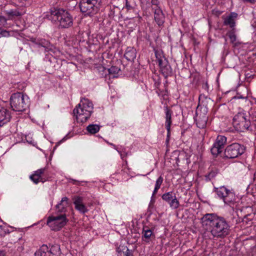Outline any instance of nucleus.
<instances>
[{"instance_id":"40","label":"nucleus","mask_w":256,"mask_h":256,"mask_svg":"<svg viewBox=\"0 0 256 256\" xmlns=\"http://www.w3.org/2000/svg\"><path fill=\"white\" fill-rule=\"evenodd\" d=\"M6 21L5 18L4 17L0 16V24H2L5 22Z\"/></svg>"},{"instance_id":"4","label":"nucleus","mask_w":256,"mask_h":256,"mask_svg":"<svg viewBox=\"0 0 256 256\" xmlns=\"http://www.w3.org/2000/svg\"><path fill=\"white\" fill-rule=\"evenodd\" d=\"M250 118L246 113L238 112L233 118L232 124L235 129L239 132L248 130L250 126Z\"/></svg>"},{"instance_id":"33","label":"nucleus","mask_w":256,"mask_h":256,"mask_svg":"<svg viewBox=\"0 0 256 256\" xmlns=\"http://www.w3.org/2000/svg\"><path fill=\"white\" fill-rule=\"evenodd\" d=\"M234 196V194L230 191L228 194V196L224 197V198L223 199V200L226 204H230L232 202Z\"/></svg>"},{"instance_id":"20","label":"nucleus","mask_w":256,"mask_h":256,"mask_svg":"<svg viewBox=\"0 0 256 256\" xmlns=\"http://www.w3.org/2000/svg\"><path fill=\"white\" fill-rule=\"evenodd\" d=\"M154 20L159 26L163 25L164 22V16L160 8H156L154 11Z\"/></svg>"},{"instance_id":"43","label":"nucleus","mask_w":256,"mask_h":256,"mask_svg":"<svg viewBox=\"0 0 256 256\" xmlns=\"http://www.w3.org/2000/svg\"><path fill=\"white\" fill-rule=\"evenodd\" d=\"M246 98V96H235L234 97V98H242V99H244Z\"/></svg>"},{"instance_id":"14","label":"nucleus","mask_w":256,"mask_h":256,"mask_svg":"<svg viewBox=\"0 0 256 256\" xmlns=\"http://www.w3.org/2000/svg\"><path fill=\"white\" fill-rule=\"evenodd\" d=\"M68 198L65 196L62 198L61 201L56 206V210L57 213L66 214V208L69 206Z\"/></svg>"},{"instance_id":"5","label":"nucleus","mask_w":256,"mask_h":256,"mask_svg":"<svg viewBox=\"0 0 256 256\" xmlns=\"http://www.w3.org/2000/svg\"><path fill=\"white\" fill-rule=\"evenodd\" d=\"M10 104L12 108L15 111L22 112L28 106L24 100V96L22 92L12 94L10 98Z\"/></svg>"},{"instance_id":"38","label":"nucleus","mask_w":256,"mask_h":256,"mask_svg":"<svg viewBox=\"0 0 256 256\" xmlns=\"http://www.w3.org/2000/svg\"><path fill=\"white\" fill-rule=\"evenodd\" d=\"M170 128L169 129H166V130L168 131V134H167V138H166V142L167 143L168 142L169 140H170Z\"/></svg>"},{"instance_id":"23","label":"nucleus","mask_w":256,"mask_h":256,"mask_svg":"<svg viewBox=\"0 0 256 256\" xmlns=\"http://www.w3.org/2000/svg\"><path fill=\"white\" fill-rule=\"evenodd\" d=\"M154 236L153 232L148 226H144L142 228V238L144 240L148 242L151 236Z\"/></svg>"},{"instance_id":"37","label":"nucleus","mask_w":256,"mask_h":256,"mask_svg":"<svg viewBox=\"0 0 256 256\" xmlns=\"http://www.w3.org/2000/svg\"><path fill=\"white\" fill-rule=\"evenodd\" d=\"M34 254L36 256H44V253L40 249L35 252Z\"/></svg>"},{"instance_id":"6","label":"nucleus","mask_w":256,"mask_h":256,"mask_svg":"<svg viewBox=\"0 0 256 256\" xmlns=\"http://www.w3.org/2000/svg\"><path fill=\"white\" fill-rule=\"evenodd\" d=\"M66 214H60L56 216H48L47 220V224L54 231L59 230L68 222Z\"/></svg>"},{"instance_id":"42","label":"nucleus","mask_w":256,"mask_h":256,"mask_svg":"<svg viewBox=\"0 0 256 256\" xmlns=\"http://www.w3.org/2000/svg\"><path fill=\"white\" fill-rule=\"evenodd\" d=\"M39 40L40 39H36V38H32V42L34 44H38V43H37L36 42L38 41H39Z\"/></svg>"},{"instance_id":"1","label":"nucleus","mask_w":256,"mask_h":256,"mask_svg":"<svg viewBox=\"0 0 256 256\" xmlns=\"http://www.w3.org/2000/svg\"><path fill=\"white\" fill-rule=\"evenodd\" d=\"M202 227L214 237L224 238L230 232V226L226 219L214 214H206L200 218Z\"/></svg>"},{"instance_id":"8","label":"nucleus","mask_w":256,"mask_h":256,"mask_svg":"<svg viewBox=\"0 0 256 256\" xmlns=\"http://www.w3.org/2000/svg\"><path fill=\"white\" fill-rule=\"evenodd\" d=\"M226 142V137L222 136H218L211 148V152L212 154L217 156L219 154L221 153Z\"/></svg>"},{"instance_id":"22","label":"nucleus","mask_w":256,"mask_h":256,"mask_svg":"<svg viewBox=\"0 0 256 256\" xmlns=\"http://www.w3.org/2000/svg\"><path fill=\"white\" fill-rule=\"evenodd\" d=\"M164 110L166 112V129H169L170 128L172 123V111L168 106L164 107Z\"/></svg>"},{"instance_id":"17","label":"nucleus","mask_w":256,"mask_h":256,"mask_svg":"<svg viewBox=\"0 0 256 256\" xmlns=\"http://www.w3.org/2000/svg\"><path fill=\"white\" fill-rule=\"evenodd\" d=\"M10 118L9 111L4 108L0 106V126L10 122Z\"/></svg>"},{"instance_id":"27","label":"nucleus","mask_w":256,"mask_h":256,"mask_svg":"<svg viewBox=\"0 0 256 256\" xmlns=\"http://www.w3.org/2000/svg\"><path fill=\"white\" fill-rule=\"evenodd\" d=\"M36 42L38 43V45L44 48L45 50L48 52L52 50V46L48 40L45 39H40L39 41H38Z\"/></svg>"},{"instance_id":"19","label":"nucleus","mask_w":256,"mask_h":256,"mask_svg":"<svg viewBox=\"0 0 256 256\" xmlns=\"http://www.w3.org/2000/svg\"><path fill=\"white\" fill-rule=\"evenodd\" d=\"M238 14L232 12L224 19V24L225 26H229L232 29L234 28L236 26L235 19L237 18Z\"/></svg>"},{"instance_id":"7","label":"nucleus","mask_w":256,"mask_h":256,"mask_svg":"<svg viewBox=\"0 0 256 256\" xmlns=\"http://www.w3.org/2000/svg\"><path fill=\"white\" fill-rule=\"evenodd\" d=\"M245 148L238 143H234L228 146L224 150V156L228 158H234L243 154Z\"/></svg>"},{"instance_id":"35","label":"nucleus","mask_w":256,"mask_h":256,"mask_svg":"<svg viewBox=\"0 0 256 256\" xmlns=\"http://www.w3.org/2000/svg\"><path fill=\"white\" fill-rule=\"evenodd\" d=\"M216 174L217 172L214 171H211L206 176V180H210L216 176Z\"/></svg>"},{"instance_id":"26","label":"nucleus","mask_w":256,"mask_h":256,"mask_svg":"<svg viewBox=\"0 0 256 256\" xmlns=\"http://www.w3.org/2000/svg\"><path fill=\"white\" fill-rule=\"evenodd\" d=\"M118 256H130L128 248L125 246H120L117 249Z\"/></svg>"},{"instance_id":"34","label":"nucleus","mask_w":256,"mask_h":256,"mask_svg":"<svg viewBox=\"0 0 256 256\" xmlns=\"http://www.w3.org/2000/svg\"><path fill=\"white\" fill-rule=\"evenodd\" d=\"M228 35L230 38V42L236 45V44L234 43L236 39V35L235 34L234 28L232 29L229 32Z\"/></svg>"},{"instance_id":"2","label":"nucleus","mask_w":256,"mask_h":256,"mask_svg":"<svg viewBox=\"0 0 256 256\" xmlns=\"http://www.w3.org/2000/svg\"><path fill=\"white\" fill-rule=\"evenodd\" d=\"M50 17L52 20H58L62 28H68L72 26L73 19L68 12L62 9L50 10Z\"/></svg>"},{"instance_id":"13","label":"nucleus","mask_w":256,"mask_h":256,"mask_svg":"<svg viewBox=\"0 0 256 256\" xmlns=\"http://www.w3.org/2000/svg\"><path fill=\"white\" fill-rule=\"evenodd\" d=\"M75 208L82 214L88 212V210L83 204V198L79 196H74L72 198Z\"/></svg>"},{"instance_id":"10","label":"nucleus","mask_w":256,"mask_h":256,"mask_svg":"<svg viewBox=\"0 0 256 256\" xmlns=\"http://www.w3.org/2000/svg\"><path fill=\"white\" fill-rule=\"evenodd\" d=\"M158 62L160 70L166 78L172 75V68L168 60L165 58L163 57L158 58Z\"/></svg>"},{"instance_id":"18","label":"nucleus","mask_w":256,"mask_h":256,"mask_svg":"<svg viewBox=\"0 0 256 256\" xmlns=\"http://www.w3.org/2000/svg\"><path fill=\"white\" fill-rule=\"evenodd\" d=\"M80 103V107L84 108V110L86 111V114H85L86 116H90L93 112L94 108L92 102L88 99L84 98L81 100Z\"/></svg>"},{"instance_id":"39","label":"nucleus","mask_w":256,"mask_h":256,"mask_svg":"<svg viewBox=\"0 0 256 256\" xmlns=\"http://www.w3.org/2000/svg\"><path fill=\"white\" fill-rule=\"evenodd\" d=\"M244 2H249L250 4H254L256 2V0H242Z\"/></svg>"},{"instance_id":"45","label":"nucleus","mask_w":256,"mask_h":256,"mask_svg":"<svg viewBox=\"0 0 256 256\" xmlns=\"http://www.w3.org/2000/svg\"><path fill=\"white\" fill-rule=\"evenodd\" d=\"M0 256H5V253L3 251L0 252Z\"/></svg>"},{"instance_id":"44","label":"nucleus","mask_w":256,"mask_h":256,"mask_svg":"<svg viewBox=\"0 0 256 256\" xmlns=\"http://www.w3.org/2000/svg\"><path fill=\"white\" fill-rule=\"evenodd\" d=\"M2 35L4 36H6V34H8V32L6 31V30H4V32H2Z\"/></svg>"},{"instance_id":"24","label":"nucleus","mask_w":256,"mask_h":256,"mask_svg":"<svg viewBox=\"0 0 256 256\" xmlns=\"http://www.w3.org/2000/svg\"><path fill=\"white\" fill-rule=\"evenodd\" d=\"M60 249L58 244L52 245L48 252V256H60Z\"/></svg>"},{"instance_id":"9","label":"nucleus","mask_w":256,"mask_h":256,"mask_svg":"<svg viewBox=\"0 0 256 256\" xmlns=\"http://www.w3.org/2000/svg\"><path fill=\"white\" fill-rule=\"evenodd\" d=\"M198 104L197 106L196 111L202 115L206 116L208 111V106L209 102H212L211 100L204 94L199 96Z\"/></svg>"},{"instance_id":"15","label":"nucleus","mask_w":256,"mask_h":256,"mask_svg":"<svg viewBox=\"0 0 256 256\" xmlns=\"http://www.w3.org/2000/svg\"><path fill=\"white\" fill-rule=\"evenodd\" d=\"M45 170V168L38 170L30 176V179L36 184H38L39 182H44L46 180L42 177V174L44 172Z\"/></svg>"},{"instance_id":"28","label":"nucleus","mask_w":256,"mask_h":256,"mask_svg":"<svg viewBox=\"0 0 256 256\" xmlns=\"http://www.w3.org/2000/svg\"><path fill=\"white\" fill-rule=\"evenodd\" d=\"M100 130V126L98 124H90L86 127L87 131L90 134H95Z\"/></svg>"},{"instance_id":"30","label":"nucleus","mask_w":256,"mask_h":256,"mask_svg":"<svg viewBox=\"0 0 256 256\" xmlns=\"http://www.w3.org/2000/svg\"><path fill=\"white\" fill-rule=\"evenodd\" d=\"M8 18L12 19L16 16H18L22 15L21 13L17 10H10L6 12Z\"/></svg>"},{"instance_id":"29","label":"nucleus","mask_w":256,"mask_h":256,"mask_svg":"<svg viewBox=\"0 0 256 256\" xmlns=\"http://www.w3.org/2000/svg\"><path fill=\"white\" fill-rule=\"evenodd\" d=\"M162 182H163V178L162 176H160L156 181L155 188H154V190L153 194H152L153 196L155 195L157 193L158 190L160 188V186H161L162 184Z\"/></svg>"},{"instance_id":"21","label":"nucleus","mask_w":256,"mask_h":256,"mask_svg":"<svg viewBox=\"0 0 256 256\" xmlns=\"http://www.w3.org/2000/svg\"><path fill=\"white\" fill-rule=\"evenodd\" d=\"M136 51L132 47H128L124 54L125 58L128 61L132 62L136 58Z\"/></svg>"},{"instance_id":"25","label":"nucleus","mask_w":256,"mask_h":256,"mask_svg":"<svg viewBox=\"0 0 256 256\" xmlns=\"http://www.w3.org/2000/svg\"><path fill=\"white\" fill-rule=\"evenodd\" d=\"M230 190H228L224 186L220 187V188H217L216 190V192L218 194V196L222 200L224 198V197L228 196V192Z\"/></svg>"},{"instance_id":"12","label":"nucleus","mask_w":256,"mask_h":256,"mask_svg":"<svg viewBox=\"0 0 256 256\" xmlns=\"http://www.w3.org/2000/svg\"><path fill=\"white\" fill-rule=\"evenodd\" d=\"M162 198L168 202L170 206L173 208H177L180 206L178 200L176 199V196H172V192H166L162 194Z\"/></svg>"},{"instance_id":"11","label":"nucleus","mask_w":256,"mask_h":256,"mask_svg":"<svg viewBox=\"0 0 256 256\" xmlns=\"http://www.w3.org/2000/svg\"><path fill=\"white\" fill-rule=\"evenodd\" d=\"M81 103L79 104L73 110L74 116H76V120L78 122H85L90 116H86L85 115L86 110L82 108Z\"/></svg>"},{"instance_id":"36","label":"nucleus","mask_w":256,"mask_h":256,"mask_svg":"<svg viewBox=\"0 0 256 256\" xmlns=\"http://www.w3.org/2000/svg\"><path fill=\"white\" fill-rule=\"evenodd\" d=\"M40 250L44 253V256H48V252H49V250L46 245H42Z\"/></svg>"},{"instance_id":"46","label":"nucleus","mask_w":256,"mask_h":256,"mask_svg":"<svg viewBox=\"0 0 256 256\" xmlns=\"http://www.w3.org/2000/svg\"><path fill=\"white\" fill-rule=\"evenodd\" d=\"M205 85H206V87H208V84H207V83H206V84H205Z\"/></svg>"},{"instance_id":"41","label":"nucleus","mask_w":256,"mask_h":256,"mask_svg":"<svg viewBox=\"0 0 256 256\" xmlns=\"http://www.w3.org/2000/svg\"><path fill=\"white\" fill-rule=\"evenodd\" d=\"M126 6L128 10H130L132 8V7L130 4L128 2L127 0L126 1Z\"/></svg>"},{"instance_id":"3","label":"nucleus","mask_w":256,"mask_h":256,"mask_svg":"<svg viewBox=\"0 0 256 256\" xmlns=\"http://www.w3.org/2000/svg\"><path fill=\"white\" fill-rule=\"evenodd\" d=\"M101 0H81L79 7L84 16L92 17L98 12Z\"/></svg>"},{"instance_id":"16","label":"nucleus","mask_w":256,"mask_h":256,"mask_svg":"<svg viewBox=\"0 0 256 256\" xmlns=\"http://www.w3.org/2000/svg\"><path fill=\"white\" fill-rule=\"evenodd\" d=\"M208 117L207 116L202 115L198 111H196L195 121L198 128H204L206 127L208 122Z\"/></svg>"},{"instance_id":"31","label":"nucleus","mask_w":256,"mask_h":256,"mask_svg":"<svg viewBox=\"0 0 256 256\" xmlns=\"http://www.w3.org/2000/svg\"><path fill=\"white\" fill-rule=\"evenodd\" d=\"M254 218V214H249L244 216L242 220L243 224H249V222H251Z\"/></svg>"},{"instance_id":"32","label":"nucleus","mask_w":256,"mask_h":256,"mask_svg":"<svg viewBox=\"0 0 256 256\" xmlns=\"http://www.w3.org/2000/svg\"><path fill=\"white\" fill-rule=\"evenodd\" d=\"M108 71L110 74H114L113 78H116V75L120 71V68L116 66H112L108 69Z\"/></svg>"}]
</instances>
